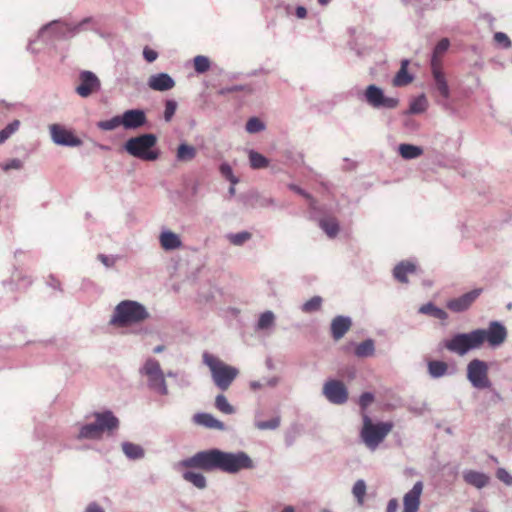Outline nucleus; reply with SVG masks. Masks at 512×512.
I'll use <instances>...</instances> for the list:
<instances>
[{"label": "nucleus", "mask_w": 512, "mask_h": 512, "mask_svg": "<svg viewBox=\"0 0 512 512\" xmlns=\"http://www.w3.org/2000/svg\"><path fill=\"white\" fill-rule=\"evenodd\" d=\"M179 468H197L204 471L221 470L234 474L242 469L254 467L252 459L245 452L229 453L218 449L200 451L178 463Z\"/></svg>", "instance_id": "1"}, {"label": "nucleus", "mask_w": 512, "mask_h": 512, "mask_svg": "<svg viewBox=\"0 0 512 512\" xmlns=\"http://www.w3.org/2000/svg\"><path fill=\"white\" fill-rule=\"evenodd\" d=\"M507 338L506 328L499 322L493 321L488 329H476L469 333H459L445 342V347L460 356L473 349H479L485 341L491 347H498Z\"/></svg>", "instance_id": "2"}, {"label": "nucleus", "mask_w": 512, "mask_h": 512, "mask_svg": "<svg viewBox=\"0 0 512 512\" xmlns=\"http://www.w3.org/2000/svg\"><path fill=\"white\" fill-rule=\"evenodd\" d=\"M203 361L209 367L215 385L222 391H226L239 374L237 368L209 353L203 354Z\"/></svg>", "instance_id": "3"}, {"label": "nucleus", "mask_w": 512, "mask_h": 512, "mask_svg": "<svg viewBox=\"0 0 512 512\" xmlns=\"http://www.w3.org/2000/svg\"><path fill=\"white\" fill-rule=\"evenodd\" d=\"M148 316L149 314L143 305L135 301L125 300L116 306L111 323L124 327L142 322Z\"/></svg>", "instance_id": "4"}, {"label": "nucleus", "mask_w": 512, "mask_h": 512, "mask_svg": "<svg viewBox=\"0 0 512 512\" xmlns=\"http://www.w3.org/2000/svg\"><path fill=\"white\" fill-rule=\"evenodd\" d=\"M363 426L360 436L364 444L371 450H375L386 436L392 431V422L373 423L367 414H363Z\"/></svg>", "instance_id": "5"}, {"label": "nucleus", "mask_w": 512, "mask_h": 512, "mask_svg": "<svg viewBox=\"0 0 512 512\" xmlns=\"http://www.w3.org/2000/svg\"><path fill=\"white\" fill-rule=\"evenodd\" d=\"M94 416L95 423L82 426L78 439H100L105 431L111 432L118 428L119 421L111 411L95 413Z\"/></svg>", "instance_id": "6"}, {"label": "nucleus", "mask_w": 512, "mask_h": 512, "mask_svg": "<svg viewBox=\"0 0 512 512\" xmlns=\"http://www.w3.org/2000/svg\"><path fill=\"white\" fill-rule=\"evenodd\" d=\"M157 138L153 134H143L133 137L125 143L126 151L139 159L145 161L156 160L159 156L158 152L151 149L155 146Z\"/></svg>", "instance_id": "7"}, {"label": "nucleus", "mask_w": 512, "mask_h": 512, "mask_svg": "<svg viewBox=\"0 0 512 512\" xmlns=\"http://www.w3.org/2000/svg\"><path fill=\"white\" fill-rule=\"evenodd\" d=\"M489 366L480 359H473L467 365V379L473 387L485 389L491 387V381L488 376Z\"/></svg>", "instance_id": "8"}, {"label": "nucleus", "mask_w": 512, "mask_h": 512, "mask_svg": "<svg viewBox=\"0 0 512 512\" xmlns=\"http://www.w3.org/2000/svg\"><path fill=\"white\" fill-rule=\"evenodd\" d=\"M144 374L148 377L149 385L162 395L168 393L166 381L160 364L155 359H148L143 367Z\"/></svg>", "instance_id": "9"}, {"label": "nucleus", "mask_w": 512, "mask_h": 512, "mask_svg": "<svg viewBox=\"0 0 512 512\" xmlns=\"http://www.w3.org/2000/svg\"><path fill=\"white\" fill-rule=\"evenodd\" d=\"M365 98L369 105L374 108H396L399 104L398 99L386 97L383 91L376 85H369L365 91Z\"/></svg>", "instance_id": "10"}, {"label": "nucleus", "mask_w": 512, "mask_h": 512, "mask_svg": "<svg viewBox=\"0 0 512 512\" xmlns=\"http://www.w3.org/2000/svg\"><path fill=\"white\" fill-rule=\"evenodd\" d=\"M323 394L333 404H344L348 400V390L343 382L329 380L323 386Z\"/></svg>", "instance_id": "11"}, {"label": "nucleus", "mask_w": 512, "mask_h": 512, "mask_svg": "<svg viewBox=\"0 0 512 512\" xmlns=\"http://www.w3.org/2000/svg\"><path fill=\"white\" fill-rule=\"evenodd\" d=\"M49 131L53 142L58 145L75 147L82 144L81 139L60 124H51Z\"/></svg>", "instance_id": "12"}, {"label": "nucleus", "mask_w": 512, "mask_h": 512, "mask_svg": "<svg viewBox=\"0 0 512 512\" xmlns=\"http://www.w3.org/2000/svg\"><path fill=\"white\" fill-rule=\"evenodd\" d=\"M79 80L80 84L76 87V92L83 98L90 96L100 89L99 79L90 71L81 72Z\"/></svg>", "instance_id": "13"}, {"label": "nucleus", "mask_w": 512, "mask_h": 512, "mask_svg": "<svg viewBox=\"0 0 512 512\" xmlns=\"http://www.w3.org/2000/svg\"><path fill=\"white\" fill-rule=\"evenodd\" d=\"M482 289H474L461 295L458 298H453L447 301L446 307L452 312H463L467 310L472 303L480 296Z\"/></svg>", "instance_id": "14"}, {"label": "nucleus", "mask_w": 512, "mask_h": 512, "mask_svg": "<svg viewBox=\"0 0 512 512\" xmlns=\"http://www.w3.org/2000/svg\"><path fill=\"white\" fill-rule=\"evenodd\" d=\"M422 492L423 483L418 481L403 497V512H418Z\"/></svg>", "instance_id": "15"}, {"label": "nucleus", "mask_w": 512, "mask_h": 512, "mask_svg": "<svg viewBox=\"0 0 512 512\" xmlns=\"http://www.w3.org/2000/svg\"><path fill=\"white\" fill-rule=\"evenodd\" d=\"M120 117L125 129H136L146 123V115L144 111L139 109L127 110Z\"/></svg>", "instance_id": "16"}, {"label": "nucleus", "mask_w": 512, "mask_h": 512, "mask_svg": "<svg viewBox=\"0 0 512 512\" xmlns=\"http://www.w3.org/2000/svg\"><path fill=\"white\" fill-rule=\"evenodd\" d=\"M148 85L155 91H167L175 86V82L168 74L159 73L149 78Z\"/></svg>", "instance_id": "17"}, {"label": "nucleus", "mask_w": 512, "mask_h": 512, "mask_svg": "<svg viewBox=\"0 0 512 512\" xmlns=\"http://www.w3.org/2000/svg\"><path fill=\"white\" fill-rule=\"evenodd\" d=\"M352 322L350 318L337 316L331 323V334L334 340H340L351 328Z\"/></svg>", "instance_id": "18"}, {"label": "nucleus", "mask_w": 512, "mask_h": 512, "mask_svg": "<svg viewBox=\"0 0 512 512\" xmlns=\"http://www.w3.org/2000/svg\"><path fill=\"white\" fill-rule=\"evenodd\" d=\"M431 70L438 92L443 98L448 99L450 96V90L444 72L442 71V67H439L438 64H434L433 67H431Z\"/></svg>", "instance_id": "19"}, {"label": "nucleus", "mask_w": 512, "mask_h": 512, "mask_svg": "<svg viewBox=\"0 0 512 512\" xmlns=\"http://www.w3.org/2000/svg\"><path fill=\"white\" fill-rule=\"evenodd\" d=\"M416 272V265L410 261H402L393 269L394 278L401 283H408V275Z\"/></svg>", "instance_id": "20"}, {"label": "nucleus", "mask_w": 512, "mask_h": 512, "mask_svg": "<svg viewBox=\"0 0 512 512\" xmlns=\"http://www.w3.org/2000/svg\"><path fill=\"white\" fill-rule=\"evenodd\" d=\"M464 481L478 489L485 487L489 483V477L481 472L468 470L463 474Z\"/></svg>", "instance_id": "21"}, {"label": "nucleus", "mask_w": 512, "mask_h": 512, "mask_svg": "<svg viewBox=\"0 0 512 512\" xmlns=\"http://www.w3.org/2000/svg\"><path fill=\"white\" fill-rule=\"evenodd\" d=\"M195 423L216 430H224V423L208 413H199L194 416Z\"/></svg>", "instance_id": "22"}, {"label": "nucleus", "mask_w": 512, "mask_h": 512, "mask_svg": "<svg viewBox=\"0 0 512 512\" xmlns=\"http://www.w3.org/2000/svg\"><path fill=\"white\" fill-rule=\"evenodd\" d=\"M409 61L407 59L402 60L401 67L393 79V85L396 87L406 86L413 80L412 76L408 73L407 68Z\"/></svg>", "instance_id": "23"}, {"label": "nucleus", "mask_w": 512, "mask_h": 512, "mask_svg": "<svg viewBox=\"0 0 512 512\" xmlns=\"http://www.w3.org/2000/svg\"><path fill=\"white\" fill-rule=\"evenodd\" d=\"M161 247L165 250H174L181 246V240L178 235L173 232L167 231L160 235Z\"/></svg>", "instance_id": "24"}, {"label": "nucleus", "mask_w": 512, "mask_h": 512, "mask_svg": "<svg viewBox=\"0 0 512 512\" xmlns=\"http://www.w3.org/2000/svg\"><path fill=\"white\" fill-rule=\"evenodd\" d=\"M320 227L327 234L328 237L334 238L339 233V224L336 218L327 217L319 221Z\"/></svg>", "instance_id": "25"}, {"label": "nucleus", "mask_w": 512, "mask_h": 512, "mask_svg": "<svg viewBox=\"0 0 512 512\" xmlns=\"http://www.w3.org/2000/svg\"><path fill=\"white\" fill-rule=\"evenodd\" d=\"M197 151L196 148L182 143L177 148L176 158L181 162H188L193 160L196 157Z\"/></svg>", "instance_id": "26"}, {"label": "nucleus", "mask_w": 512, "mask_h": 512, "mask_svg": "<svg viewBox=\"0 0 512 512\" xmlns=\"http://www.w3.org/2000/svg\"><path fill=\"white\" fill-rule=\"evenodd\" d=\"M182 477L185 481L193 484L198 489L206 487V478L202 473L186 470L183 472Z\"/></svg>", "instance_id": "27"}, {"label": "nucleus", "mask_w": 512, "mask_h": 512, "mask_svg": "<svg viewBox=\"0 0 512 512\" xmlns=\"http://www.w3.org/2000/svg\"><path fill=\"white\" fill-rule=\"evenodd\" d=\"M449 46L450 42L447 38H443L438 42L431 59V67H433L434 64H438L439 67H442L441 57L448 50Z\"/></svg>", "instance_id": "28"}, {"label": "nucleus", "mask_w": 512, "mask_h": 512, "mask_svg": "<svg viewBox=\"0 0 512 512\" xmlns=\"http://www.w3.org/2000/svg\"><path fill=\"white\" fill-rule=\"evenodd\" d=\"M419 312L422 314L433 316L434 318L440 319V320H446L448 318V314L446 311H444L441 308L436 307L432 303H427L422 305L419 308Z\"/></svg>", "instance_id": "29"}, {"label": "nucleus", "mask_w": 512, "mask_h": 512, "mask_svg": "<svg viewBox=\"0 0 512 512\" xmlns=\"http://www.w3.org/2000/svg\"><path fill=\"white\" fill-rule=\"evenodd\" d=\"M399 153L404 159H414L423 154L422 148L412 144H401Z\"/></svg>", "instance_id": "30"}, {"label": "nucleus", "mask_w": 512, "mask_h": 512, "mask_svg": "<svg viewBox=\"0 0 512 512\" xmlns=\"http://www.w3.org/2000/svg\"><path fill=\"white\" fill-rule=\"evenodd\" d=\"M448 370V365L444 361H429L428 363V371L429 374L434 378L442 377L446 374Z\"/></svg>", "instance_id": "31"}, {"label": "nucleus", "mask_w": 512, "mask_h": 512, "mask_svg": "<svg viewBox=\"0 0 512 512\" xmlns=\"http://www.w3.org/2000/svg\"><path fill=\"white\" fill-rule=\"evenodd\" d=\"M122 450L125 453V455L131 459H139L144 455V450L142 449L141 446L130 442L123 443Z\"/></svg>", "instance_id": "32"}, {"label": "nucleus", "mask_w": 512, "mask_h": 512, "mask_svg": "<svg viewBox=\"0 0 512 512\" xmlns=\"http://www.w3.org/2000/svg\"><path fill=\"white\" fill-rule=\"evenodd\" d=\"M249 161L253 169L266 168L269 165V160L265 156L253 150L249 152Z\"/></svg>", "instance_id": "33"}, {"label": "nucleus", "mask_w": 512, "mask_h": 512, "mask_svg": "<svg viewBox=\"0 0 512 512\" xmlns=\"http://www.w3.org/2000/svg\"><path fill=\"white\" fill-rule=\"evenodd\" d=\"M374 342L371 339L361 342L355 348V354L358 357H369L374 354Z\"/></svg>", "instance_id": "34"}, {"label": "nucleus", "mask_w": 512, "mask_h": 512, "mask_svg": "<svg viewBox=\"0 0 512 512\" xmlns=\"http://www.w3.org/2000/svg\"><path fill=\"white\" fill-rule=\"evenodd\" d=\"M215 407L217 410L224 414H233L235 412L234 407L228 402L227 398L223 394H219L215 399Z\"/></svg>", "instance_id": "35"}, {"label": "nucleus", "mask_w": 512, "mask_h": 512, "mask_svg": "<svg viewBox=\"0 0 512 512\" xmlns=\"http://www.w3.org/2000/svg\"><path fill=\"white\" fill-rule=\"evenodd\" d=\"M194 70L197 73H205L210 69V60L208 57L203 55H198L193 60Z\"/></svg>", "instance_id": "36"}, {"label": "nucleus", "mask_w": 512, "mask_h": 512, "mask_svg": "<svg viewBox=\"0 0 512 512\" xmlns=\"http://www.w3.org/2000/svg\"><path fill=\"white\" fill-rule=\"evenodd\" d=\"M322 305V298L319 296H314L305 302L302 306V311L305 313H312L318 311Z\"/></svg>", "instance_id": "37"}, {"label": "nucleus", "mask_w": 512, "mask_h": 512, "mask_svg": "<svg viewBox=\"0 0 512 512\" xmlns=\"http://www.w3.org/2000/svg\"><path fill=\"white\" fill-rule=\"evenodd\" d=\"M352 493H353L354 497L357 499L358 503L360 505H362L364 502L365 494H366L365 482L363 480L356 481L353 486Z\"/></svg>", "instance_id": "38"}, {"label": "nucleus", "mask_w": 512, "mask_h": 512, "mask_svg": "<svg viewBox=\"0 0 512 512\" xmlns=\"http://www.w3.org/2000/svg\"><path fill=\"white\" fill-rule=\"evenodd\" d=\"M20 126L18 120H14L0 131V144L4 143L13 133H15Z\"/></svg>", "instance_id": "39"}, {"label": "nucleus", "mask_w": 512, "mask_h": 512, "mask_svg": "<svg viewBox=\"0 0 512 512\" xmlns=\"http://www.w3.org/2000/svg\"><path fill=\"white\" fill-rule=\"evenodd\" d=\"M120 125H122L120 116H115L109 120L100 121L98 123V127L105 131L113 130V129L119 127Z\"/></svg>", "instance_id": "40"}, {"label": "nucleus", "mask_w": 512, "mask_h": 512, "mask_svg": "<svg viewBox=\"0 0 512 512\" xmlns=\"http://www.w3.org/2000/svg\"><path fill=\"white\" fill-rule=\"evenodd\" d=\"M220 173L226 178L232 185H236L239 179L233 174L232 168L229 164L223 163L220 165Z\"/></svg>", "instance_id": "41"}, {"label": "nucleus", "mask_w": 512, "mask_h": 512, "mask_svg": "<svg viewBox=\"0 0 512 512\" xmlns=\"http://www.w3.org/2000/svg\"><path fill=\"white\" fill-rule=\"evenodd\" d=\"M274 323V314L271 311H266L261 314L258 321L259 329H267L271 327Z\"/></svg>", "instance_id": "42"}, {"label": "nucleus", "mask_w": 512, "mask_h": 512, "mask_svg": "<svg viewBox=\"0 0 512 512\" xmlns=\"http://www.w3.org/2000/svg\"><path fill=\"white\" fill-rule=\"evenodd\" d=\"M280 425V417H274L269 421H257L255 426L259 430H274Z\"/></svg>", "instance_id": "43"}, {"label": "nucleus", "mask_w": 512, "mask_h": 512, "mask_svg": "<svg viewBox=\"0 0 512 512\" xmlns=\"http://www.w3.org/2000/svg\"><path fill=\"white\" fill-rule=\"evenodd\" d=\"M250 238H251V233L246 232V231L228 235L229 241L233 245H237V246L242 245L243 243L248 241Z\"/></svg>", "instance_id": "44"}, {"label": "nucleus", "mask_w": 512, "mask_h": 512, "mask_svg": "<svg viewBox=\"0 0 512 512\" xmlns=\"http://www.w3.org/2000/svg\"><path fill=\"white\" fill-rule=\"evenodd\" d=\"M264 129V124L256 117L250 118L246 123V130L249 133H257Z\"/></svg>", "instance_id": "45"}, {"label": "nucleus", "mask_w": 512, "mask_h": 512, "mask_svg": "<svg viewBox=\"0 0 512 512\" xmlns=\"http://www.w3.org/2000/svg\"><path fill=\"white\" fill-rule=\"evenodd\" d=\"M426 98L424 96H420L419 98L415 99L411 105H410V112L411 113H421L425 111L426 109Z\"/></svg>", "instance_id": "46"}, {"label": "nucleus", "mask_w": 512, "mask_h": 512, "mask_svg": "<svg viewBox=\"0 0 512 512\" xmlns=\"http://www.w3.org/2000/svg\"><path fill=\"white\" fill-rule=\"evenodd\" d=\"M494 41L504 48H510L512 45V42L509 39V37L503 32H496L494 34Z\"/></svg>", "instance_id": "47"}, {"label": "nucleus", "mask_w": 512, "mask_h": 512, "mask_svg": "<svg viewBox=\"0 0 512 512\" xmlns=\"http://www.w3.org/2000/svg\"><path fill=\"white\" fill-rule=\"evenodd\" d=\"M177 109V103L173 100H168L165 104L164 118L169 122L174 116Z\"/></svg>", "instance_id": "48"}, {"label": "nucleus", "mask_w": 512, "mask_h": 512, "mask_svg": "<svg viewBox=\"0 0 512 512\" xmlns=\"http://www.w3.org/2000/svg\"><path fill=\"white\" fill-rule=\"evenodd\" d=\"M374 401V395L370 392L363 393L359 398V405L362 410H365Z\"/></svg>", "instance_id": "49"}, {"label": "nucleus", "mask_w": 512, "mask_h": 512, "mask_svg": "<svg viewBox=\"0 0 512 512\" xmlns=\"http://www.w3.org/2000/svg\"><path fill=\"white\" fill-rule=\"evenodd\" d=\"M496 476L506 485H512V476L504 468H499L496 472Z\"/></svg>", "instance_id": "50"}, {"label": "nucleus", "mask_w": 512, "mask_h": 512, "mask_svg": "<svg viewBox=\"0 0 512 512\" xmlns=\"http://www.w3.org/2000/svg\"><path fill=\"white\" fill-rule=\"evenodd\" d=\"M288 188L290 190H292L293 192L301 195L302 197L306 198L307 200L310 201V204L313 205L315 200L314 198L307 192H305L302 188H300L299 186L295 185V184H289L288 185Z\"/></svg>", "instance_id": "51"}, {"label": "nucleus", "mask_w": 512, "mask_h": 512, "mask_svg": "<svg viewBox=\"0 0 512 512\" xmlns=\"http://www.w3.org/2000/svg\"><path fill=\"white\" fill-rule=\"evenodd\" d=\"M277 383H278V378L274 377V378H271L270 380H267L266 385L274 387V386H276ZM264 386H265V384H262L258 381H252L250 383V388L254 391H256Z\"/></svg>", "instance_id": "52"}, {"label": "nucleus", "mask_w": 512, "mask_h": 512, "mask_svg": "<svg viewBox=\"0 0 512 512\" xmlns=\"http://www.w3.org/2000/svg\"><path fill=\"white\" fill-rule=\"evenodd\" d=\"M23 166L22 161L19 159H12L9 162L1 165V168L4 171H9L11 169H21Z\"/></svg>", "instance_id": "53"}, {"label": "nucleus", "mask_w": 512, "mask_h": 512, "mask_svg": "<svg viewBox=\"0 0 512 512\" xmlns=\"http://www.w3.org/2000/svg\"><path fill=\"white\" fill-rule=\"evenodd\" d=\"M143 56L147 62H153L157 59L158 53L149 47H145L143 50Z\"/></svg>", "instance_id": "54"}, {"label": "nucleus", "mask_w": 512, "mask_h": 512, "mask_svg": "<svg viewBox=\"0 0 512 512\" xmlns=\"http://www.w3.org/2000/svg\"><path fill=\"white\" fill-rule=\"evenodd\" d=\"M398 510V501L396 499L389 500L386 508V512H397Z\"/></svg>", "instance_id": "55"}, {"label": "nucleus", "mask_w": 512, "mask_h": 512, "mask_svg": "<svg viewBox=\"0 0 512 512\" xmlns=\"http://www.w3.org/2000/svg\"><path fill=\"white\" fill-rule=\"evenodd\" d=\"M98 259L107 267H111L114 264V260L103 254L98 255Z\"/></svg>", "instance_id": "56"}, {"label": "nucleus", "mask_w": 512, "mask_h": 512, "mask_svg": "<svg viewBox=\"0 0 512 512\" xmlns=\"http://www.w3.org/2000/svg\"><path fill=\"white\" fill-rule=\"evenodd\" d=\"M295 14L298 18L303 19L307 16V10L303 6H298L296 8Z\"/></svg>", "instance_id": "57"}, {"label": "nucleus", "mask_w": 512, "mask_h": 512, "mask_svg": "<svg viewBox=\"0 0 512 512\" xmlns=\"http://www.w3.org/2000/svg\"><path fill=\"white\" fill-rule=\"evenodd\" d=\"M85 512H104V511L97 504L91 503L88 505Z\"/></svg>", "instance_id": "58"}, {"label": "nucleus", "mask_w": 512, "mask_h": 512, "mask_svg": "<svg viewBox=\"0 0 512 512\" xmlns=\"http://www.w3.org/2000/svg\"><path fill=\"white\" fill-rule=\"evenodd\" d=\"M241 88L239 86H232V87H229V88H223L219 91L220 94L224 95L226 93H232V92H236L238 90H240Z\"/></svg>", "instance_id": "59"}, {"label": "nucleus", "mask_w": 512, "mask_h": 512, "mask_svg": "<svg viewBox=\"0 0 512 512\" xmlns=\"http://www.w3.org/2000/svg\"><path fill=\"white\" fill-rule=\"evenodd\" d=\"M81 24H82V23H80V24H78V25H71V24H67V23H65L64 25H65L66 29H67L69 32H76V31H78V28H79V26H80Z\"/></svg>", "instance_id": "60"}, {"label": "nucleus", "mask_w": 512, "mask_h": 512, "mask_svg": "<svg viewBox=\"0 0 512 512\" xmlns=\"http://www.w3.org/2000/svg\"><path fill=\"white\" fill-rule=\"evenodd\" d=\"M164 350V346L162 345H159V346H156L154 349H153V352L154 353H160Z\"/></svg>", "instance_id": "61"}, {"label": "nucleus", "mask_w": 512, "mask_h": 512, "mask_svg": "<svg viewBox=\"0 0 512 512\" xmlns=\"http://www.w3.org/2000/svg\"><path fill=\"white\" fill-rule=\"evenodd\" d=\"M281 512H295L292 506H286Z\"/></svg>", "instance_id": "62"}, {"label": "nucleus", "mask_w": 512, "mask_h": 512, "mask_svg": "<svg viewBox=\"0 0 512 512\" xmlns=\"http://www.w3.org/2000/svg\"><path fill=\"white\" fill-rule=\"evenodd\" d=\"M502 400V397L499 393L495 392L494 393V402H498V401H501Z\"/></svg>", "instance_id": "63"}, {"label": "nucleus", "mask_w": 512, "mask_h": 512, "mask_svg": "<svg viewBox=\"0 0 512 512\" xmlns=\"http://www.w3.org/2000/svg\"><path fill=\"white\" fill-rule=\"evenodd\" d=\"M58 24H60V21H52L51 23H49V24L47 25V28H51V27H53L54 25H58Z\"/></svg>", "instance_id": "64"}]
</instances>
